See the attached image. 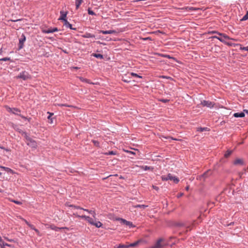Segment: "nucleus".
Returning a JSON list of instances; mask_svg holds the SVG:
<instances>
[{
  "mask_svg": "<svg viewBox=\"0 0 248 248\" xmlns=\"http://www.w3.org/2000/svg\"><path fill=\"white\" fill-rule=\"evenodd\" d=\"M67 205L68 207H72V208L77 209H80V210L85 211L88 212V213L90 214L92 216L93 218L91 217H90L88 216L80 215L78 214V213L77 212H74L73 214V216H75L76 217H78L81 219H84L85 220H86L88 222V223H89L90 224H91L92 225H93L97 228H100L102 226V225H103L102 223L100 221L97 220L96 219V214L95 210H89L88 209H84L82 207H80V206H76V205H74L72 204H67Z\"/></svg>",
  "mask_w": 248,
  "mask_h": 248,
  "instance_id": "f257e3e1",
  "label": "nucleus"
},
{
  "mask_svg": "<svg viewBox=\"0 0 248 248\" xmlns=\"http://www.w3.org/2000/svg\"><path fill=\"white\" fill-rule=\"evenodd\" d=\"M168 245V243L165 241V240L162 238L159 239L155 244L151 248H162L164 246Z\"/></svg>",
  "mask_w": 248,
  "mask_h": 248,
  "instance_id": "f03ea898",
  "label": "nucleus"
},
{
  "mask_svg": "<svg viewBox=\"0 0 248 248\" xmlns=\"http://www.w3.org/2000/svg\"><path fill=\"white\" fill-rule=\"evenodd\" d=\"M213 33H215L217 34L219 36H214L212 37L213 38H216L219 40L221 42H224L225 39H232L234 40L233 39H231L228 36L226 35L225 34H222L218 32L214 31Z\"/></svg>",
  "mask_w": 248,
  "mask_h": 248,
  "instance_id": "7ed1b4c3",
  "label": "nucleus"
},
{
  "mask_svg": "<svg viewBox=\"0 0 248 248\" xmlns=\"http://www.w3.org/2000/svg\"><path fill=\"white\" fill-rule=\"evenodd\" d=\"M26 139V142L27 144L31 148H36L37 147V142L30 138L29 136L27 137Z\"/></svg>",
  "mask_w": 248,
  "mask_h": 248,
  "instance_id": "20e7f679",
  "label": "nucleus"
},
{
  "mask_svg": "<svg viewBox=\"0 0 248 248\" xmlns=\"http://www.w3.org/2000/svg\"><path fill=\"white\" fill-rule=\"evenodd\" d=\"M31 77L29 74L26 71H23L19 74L17 77L16 78H22V79L26 80L31 78Z\"/></svg>",
  "mask_w": 248,
  "mask_h": 248,
  "instance_id": "39448f33",
  "label": "nucleus"
},
{
  "mask_svg": "<svg viewBox=\"0 0 248 248\" xmlns=\"http://www.w3.org/2000/svg\"><path fill=\"white\" fill-rule=\"evenodd\" d=\"M201 104L202 106L206 107L209 108H212L215 105V103L214 102L206 100L202 101Z\"/></svg>",
  "mask_w": 248,
  "mask_h": 248,
  "instance_id": "423d86ee",
  "label": "nucleus"
},
{
  "mask_svg": "<svg viewBox=\"0 0 248 248\" xmlns=\"http://www.w3.org/2000/svg\"><path fill=\"white\" fill-rule=\"evenodd\" d=\"M118 220L121 221V223L125 224L126 226H129L130 228L135 227V226L133 224L132 222L127 221L125 219L123 218H119Z\"/></svg>",
  "mask_w": 248,
  "mask_h": 248,
  "instance_id": "0eeeda50",
  "label": "nucleus"
},
{
  "mask_svg": "<svg viewBox=\"0 0 248 248\" xmlns=\"http://www.w3.org/2000/svg\"><path fill=\"white\" fill-rule=\"evenodd\" d=\"M7 110L8 112H11L13 114H16V115H19L18 114L19 112H20V110L16 108H7Z\"/></svg>",
  "mask_w": 248,
  "mask_h": 248,
  "instance_id": "6e6552de",
  "label": "nucleus"
},
{
  "mask_svg": "<svg viewBox=\"0 0 248 248\" xmlns=\"http://www.w3.org/2000/svg\"><path fill=\"white\" fill-rule=\"evenodd\" d=\"M168 176V179L170 180L173 181L175 184H177L179 182V179L175 176H172L170 173H169Z\"/></svg>",
  "mask_w": 248,
  "mask_h": 248,
  "instance_id": "1a4fd4ad",
  "label": "nucleus"
},
{
  "mask_svg": "<svg viewBox=\"0 0 248 248\" xmlns=\"http://www.w3.org/2000/svg\"><path fill=\"white\" fill-rule=\"evenodd\" d=\"M67 14V13L66 12L61 11L60 12L61 16H60V18H59V20H62L63 22L65 21V20H67L66 19Z\"/></svg>",
  "mask_w": 248,
  "mask_h": 248,
  "instance_id": "9d476101",
  "label": "nucleus"
},
{
  "mask_svg": "<svg viewBox=\"0 0 248 248\" xmlns=\"http://www.w3.org/2000/svg\"><path fill=\"white\" fill-rule=\"evenodd\" d=\"M49 228H50L51 230H54L55 231H59L62 229H67V228L66 227L59 228V227H57L55 226L54 225H50Z\"/></svg>",
  "mask_w": 248,
  "mask_h": 248,
  "instance_id": "9b49d317",
  "label": "nucleus"
},
{
  "mask_svg": "<svg viewBox=\"0 0 248 248\" xmlns=\"http://www.w3.org/2000/svg\"><path fill=\"white\" fill-rule=\"evenodd\" d=\"M100 32L104 34H114L116 33L117 32L114 30H108V31H100Z\"/></svg>",
  "mask_w": 248,
  "mask_h": 248,
  "instance_id": "f8f14e48",
  "label": "nucleus"
},
{
  "mask_svg": "<svg viewBox=\"0 0 248 248\" xmlns=\"http://www.w3.org/2000/svg\"><path fill=\"white\" fill-rule=\"evenodd\" d=\"M63 25L67 28H69L71 30H76L75 28H72V25L67 20L64 21Z\"/></svg>",
  "mask_w": 248,
  "mask_h": 248,
  "instance_id": "ddd939ff",
  "label": "nucleus"
},
{
  "mask_svg": "<svg viewBox=\"0 0 248 248\" xmlns=\"http://www.w3.org/2000/svg\"><path fill=\"white\" fill-rule=\"evenodd\" d=\"M21 37L22 38L19 40L20 48L22 47L23 43L26 40V37L24 34L22 35Z\"/></svg>",
  "mask_w": 248,
  "mask_h": 248,
  "instance_id": "4468645a",
  "label": "nucleus"
},
{
  "mask_svg": "<svg viewBox=\"0 0 248 248\" xmlns=\"http://www.w3.org/2000/svg\"><path fill=\"white\" fill-rule=\"evenodd\" d=\"M140 168L144 170H151V171H153V170H154V168L152 167H149V166H140Z\"/></svg>",
  "mask_w": 248,
  "mask_h": 248,
  "instance_id": "2eb2a0df",
  "label": "nucleus"
},
{
  "mask_svg": "<svg viewBox=\"0 0 248 248\" xmlns=\"http://www.w3.org/2000/svg\"><path fill=\"white\" fill-rule=\"evenodd\" d=\"M243 163H244L243 160L242 159H240V158L236 159L234 161V165H243Z\"/></svg>",
  "mask_w": 248,
  "mask_h": 248,
  "instance_id": "dca6fc26",
  "label": "nucleus"
},
{
  "mask_svg": "<svg viewBox=\"0 0 248 248\" xmlns=\"http://www.w3.org/2000/svg\"><path fill=\"white\" fill-rule=\"evenodd\" d=\"M17 130L22 136H24L25 139L28 136L27 133L21 129H17Z\"/></svg>",
  "mask_w": 248,
  "mask_h": 248,
  "instance_id": "f3484780",
  "label": "nucleus"
},
{
  "mask_svg": "<svg viewBox=\"0 0 248 248\" xmlns=\"http://www.w3.org/2000/svg\"><path fill=\"white\" fill-rule=\"evenodd\" d=\"M233 116L235 117H243L245 116L244 112H237L233 114Z\"/></svg>",
  "mask_w": 248,
  "mask_h": 248,
  "instance_id": "a211bd4d",
  "label": "nucleus"
},
{
  "mask_svg": "<svg viewBox=\"0 0 248 248\" xmlns=\"http://www.w3.org/2000/svg\"><path fill=\"white\" fill-rule=\"evenodd\" d=\"M83 0H76V9H78L80 4L83 2Z\"/></svg>",
  "mask_w": 248,
  "mask_h": 248,
  "instance_id": "6ab92c4d",
  "label": "nucleus"
},
{
  "mask_svg": "<svg viewBox=\"0 0 248 248\" xmlns=\"http://www.w3.org/2000/svg\"><path fill=\"white\" fill-rule=\"evenodd\" d=\"M140 241H137L133 243H131L130 244L127 245V246H128V248L136 247L140 243Z\"/></svg>",
  "mask_w": 248,
  "mask_h": 248,
  "instance_id": "aec40b11",
  "label": "nucleus"
},
{
  "mask_svg": "<svg viewBox=\"0 0 248 248\" xmlns=\"http://www.w3.org/2000/svg\"><path fill=\"white\" fill-rule=\"evenodd\" d=\"M0 168L8 172H11V173L13 172V170L9 168L3 167V166H0Z\"/></svg>",
  "mask_w": 248,
  "mask_h": 248,
  "instance_id": "412c9836",
  "label": "nucleus"
},
{
  "mask_svg": "<svg viewBox=\"0 0 248 248\" xmlns=\"http://www.w3.org/2000/svg\"><path fill=\"white\" fill-rule=\"evenodd\" d=\"M19 218L22 220H23L25 223L30 228H33V225L31 224L29 222H28L26 219H24L21 217H19Z\"/></svg>",
  "mask_w": 248,
  "mask_h": 248,
  "instance_id": "4be33fe9",
  "label": "nucleus"
},
{
  "mask_svg": "<svg viewBox=\"0 0 248 248\" xmlns=\"http://www.w3.org/2000/svg\"><path fill=\"white\" fill-rule=\"evenodd\" d=\"M83 37L84 38H94L95 37V35L90 33H87L83 36Z\"/></svg>",
  "mask_w": 248,
  "mask_h": 248,
  "instance_id": "5701e85b",
  "label": "nucleus"
},
{
  "mask_svg": "<svg viewBox=\"0 0 248 248\" xmlns=\"http://www.w3.org/2000/svg\"><path fill=\"white\" fill-rule=\"evenodd\" d=\"M209 129L207 127H199L198 128L197 131L200 132H202L204 131H208Z\"/></svg>",
  "mask_w": 248,
  "mask_h": 248,
  "instance_id": "b1692460",
  "label": "nucleus"
},
{
  "mask_svg": "<svg viewBox=\"0 0 248 248\" xmlns=\"http://www.w3.org/2000/svg\"><path fill=\"white\" fill-rule=\"evenodd\" d=\"M148 207V205H140V204H137L134 206V208H142L143 209H144L145 208Z\"/></svg>",
  "mask_w": 248,
  "mask_h": 248,
  "instance_id": "393cba45",
  "label": "nucleus"
},
{
  "mask_svg": "<svg viewBox=\"0 0 248 248\" xmlns=\"http://www.w3.org/2000/svg\"><path fill=\"white\" fill-rule=\"evenodd\" d=\"M0 246L1 248H3V247H5L6 246H8V247H11V246L10 245H9L6 243H4L3 241L2 242V243H0Z\"/></svg>",
  "mask_w": 248,
  "mask_h": 248,
  "instance_id": "a878e982",
  "label": "nucleus"
},
{
  "mask_svg": "<svg viewBox=\"0 0 248 248\" xmlns=\"http://www.w3.org/2000/svg\"><path fill=\"white\" fill-rule=\"evenodd\" d=\"M127 245L120 244L118 246H115V248H128Z\"/></svg>",
  "mask_w": 248,
  "mask_h": 248,
  "instance_id": "bb28decb",
  "label": "nucleus"
},
{
  "mask_svg": "<svg viewBox=\"0 0 248 248\" xmlns=\"http://www.w3.org/2000/svg\"><path fill=\"white\" fill-rule=\"evenodd\" d=\"M93 55L97 58H99V59H103V56L102 55L100 54H96V53H94L93 54Z\"/></svg>",
  "mask_w": 248,
  "mask_h": 248,
  "instance_id": "cd10ccee",
  "label": "nucleus"
},
{
  "mask_svg": "<svg viewBox=\"0 0 248 248\" xmlns=\"http://www.w3.org/2000/svg\"><path fill=\"white\" fill-rule=\"evenodd\" d=\"M232 153V151H230V150H228L227 151L225 155H224V156L226 158L228 157Z\"/></svg>",
  "mask_w": 248,
  "mask_h": 248,
  "instance_id": "c85d7f7f",
  "label": "nucleus"
},
{
  "mask_svg": "<svg viewBox=\"0 0 248 248\" xmlns=\"http://www.w3.org/2000/svg\"><path fill=\"white\" fill-rule=\"evenodd\" d=\"M127 75H130L132 76L135 77L141 78V76H139L137 74L134 73H132H132H128Z\"/></svg>",
  "mask_w": 248,
  "mask_h": 248,
  "instance_id": "c756f323",
  "label": "nucleus"
},
{
  "mask_svg": "<svg viewBox=\"0 0 248 248\" xmlns=\"http://www.w3.org/2000/svg\"><path fill=\"white\" fill-rule=\"evenodd\" d=\"M43 32L45 33H52V29H48L47 30H43Z\"/></svg>",
  "mask_w": 248,
  "mask_h": 248,
  "instance_id": "7c9ffc66",
  "label": "nucleus"
},
{
  "mask_svg": "<svg viewBox=\"0 0 248 248\" xmlns=\"http://www.w3.org/2000/svg\"><path fill=\"white\" fill-rule=\"evenodd\" d=\"M31 229L34 230V231L36 232V233L38 235L41 236V234H40V232L39 231V230L38 229H36L33 225V228H31Z\"/></svg>",
  "mask_w": 248,
  "mask_h": 248,
  "instance_id": "2f4dec72",
  "label": "nucleus"
},
{
  "mask_svg": "<svg viewBox=\"0 0 248 248\" xmlns=\"http://www.w3.org/2000/svg\"><path fill=\"white\" fill-rule=\"evenodd\" d=\"M187 11H195V10H198V9H197V8H195L194 7H187L186 8Z\"/></svg>",
  "mask_w": 248,
  "mask_h": 248,
  "instance_id": "473e14b6",
  "label": "nucleus"
},
{
  "mask_svg": "<svg viewBox=\"0 0 248 248\" xmlns=\"http://www.w3.org/2000/svg\"><path fill=\"white\" fill-rule=\"evenodd\" d=\"M58 106H61V107L64 106V107H74L73 106L68 105L66 104H58Z\"/></svg>",
  "mask_w": 248,
  "mask_h": 248,
  "instance_id": "72a5a7b5",
  "label": "nucleus"
},
{
  "mask_svg": "<svg viewBox=\"0 0 248 248\" xmlns=\"http://www.w3.org/2000/svg\"><path fill=\"white\" fill-rule=\"evenodd\" d=\"M248 19V11H247L246 14L243 17L242 20L245 21Z\"/></svg>",
  "mask_w": 248,
  "mask_h": 248,
  "instance_id": "f704fd0d",
  "label": "nucleus"
},
{
  "mask_svg": "<svg viewBox=\"0 0 248 248\" xmlns=\"http://www.w3.org/2000/svg\"><path fill=\"white\" fill-rule=\"evenodd\" d=\"M106 155H116V152L114 151H110L108 153H106L105 154Z\"/></svg>",
  "mask_w": 248,
  "mask_h": 248,
  "instance_id": "c9c22d12",
  "label": "nucleus"
},
{
  "mask_svg": "<svg viewBox=\"0 0 248 248\" xmlns=\"http://www.w3.org/2000/svg\"><path fill=\"white\" fill-rule=\"evenodd\" d=\"M79 79H80V81H81L82 82L89 83V80L86 78H84L82 77H80V78H79Z\"/></svg>",
  "mask_w": 248,
  "mask_h": 248,
  "instance_id": "e433bc0d",
  "label": "nucleus"
},
{
  "mask_svg": "<svg viewBox=\"0 0 248 248\" xmlns=\"http://www.w3.org/2000/svg\"><path fill=\"white\" fill-rule=\"evenodd\" d=\"M88 12L89 15H95V13L93 11L91 10L90 9H89L88 10Z\"/></svg>",
  "mask_w": 248,
  "mask_h": 248,
  "instance_id": "4c0bfd02",
  "label": "nucleus"
},
{
  "mask_svg": "<svg viewBox=\"0 0 248 248\" xmlns=\"http://www.w3.org/2000/svg\"><path fill=\"white\" fill-rule=\"evenodd\" d=\"M210 172V170H208L206 172H204L202 175V177H207L208 175V173Z\"/></svg>",
  "mask_w": 248,
  "mask_h": 248,
  "instance_id": "58836bf2",
  "label": "nucleus"
},
{
  "mask_svg": "<svg viewBox=\"0 0 248 248\" xmlns=\"http://www.w3.org/2000/svg\"><path fill=\"white\" fill-rule=\"evenodd\" d=\"M93 143H94V145L96 146H99V143L98 141L97 140H93Z\"/></svg>",
  "mask_w": 248,
  "mask_h": 248,
  "instance_id": "ea45409f",
  "label": "nucleus"
},
{
  "mask_svg": "<svg viewBox=\"0 0 248 248\" xmlns=\"http://www.w3.org/2000/svg\"><path fill=\"white\" fill-rule=\"evenodd\" d=\"M10 60V58L5 57V58H2V59H0V61H9Z\"/></svg>",
  "mask_w": 248,
  "mask_h": 248,
  "instance_id": "a19ab883",
  "label": "nucleus"
},
{
  "mask_svg": "<svg viewBox=\"0 0 248 248\" xmlns=\"http://www.w3.org/2000/svg\"><path fill=\"white\" fill-rule=\"evenodd\" d=\"M161 178H162V180H163V181L169 180V179H168V175L167 176H162Z\"/></svg>",
  "mask_w": 248,
  "mask_h": 248,
  "instance_id": "79ce46f5",
  "label": "nucleus"
},
{
  "mask_svg": "<svg viewBox=\"0 0 248 248\" xmlns=\"http://www.w3.org/2000/svg\"><path fill=\"white\" fill-rule=\"evenodd\" d=\"M12 202H15V203L16 204H19V205H20L22 204V202H19V201H15V200H12L11 201Z\"/></svg>",
  "mask_w": 248,
  "mask_h": 248,
  "instance_id": "37998d69",
  "label": "nucleus"
},
{
  "mask_svg": "<svg viewBox=\"0 0 248 248\" xmlns=\"http://www.w3.org/2000/svg\"><path fill=\"white\" fill-rule=\"evenodd\" d=\"M47 113L49 114V116L47 117V119L49 120L51 119V116L53 115V113H50L49 112H48Z\"/></svg>",
  "mask_w": 248,
  "mask_h": 248,
  "instance_id": "c03bdc74",
  "label": "nucleus"
},
{
  "mask_svg": "<svg viewBox=\"0 0 248 248\" xmlns=\"http://www.w3.org/2000/svg\"><path fill=\"white\" fill-rule=\"evenodd\" d=\"M123 80L125 82H130V80L127 79V78H124V77H123Z\"/></svg>",
  "mask_w": 248,
  "mask_h": 248,
  "instance_id": "a18cd8bd",
  "label": "nucleus"
},
{
  "mask_svg": "<svg viewBox=\"0 0 248 248\" xmlns=\"http://www.w3.org/2000/svg\"><path fill=\"white\" fill-rule=\"evenodd\" d=\"M162 137L163 138H165V139H170H170H172V140H177V139H173V138H171V137H164V136H162Z\"/></svg>",
  "mask_w": 248,
  "mask_h": 248,
  "instance_id": "49530a36",
  "label": "nucleus"
},
{
  "mask_svg": "<svg viewBox=\"0 0 248 248\" xmlns=\"http://www.w3.org/2000/svg\"><path fill=\"white\" fill-rule=\"evenodd\" d=\"M52 33L55 31H58V29L57 28H54L53 29H52Z\"/></svg>",
  "mask_w": 248,
  "mask_h": 248,
  "instance_id": "de8ad7c7",
  "label": "nucleus"
},
{
  "mask_svg": "<svg viewBox=\"0 0 248 248\" xmlns=\"http://www.w3.org/2000/svg\"><path fill=\"white\" fill-rule=\"evenodd\" d=\"M241 49L242 50H245L246 51H248V46H246V47H242Z\"/></svg>",
  "mask_w": 248,
  "mask_h": 248,
  "instance_id": "09e8293b",
  "label": "nucleus"
},
{
  "mask_svg": "<svg viewBox=\"0 0 248 248\" xmlns=\"http://www.w3.org/2000/svg\"><path fill=\"white\" fill-rule=\"evenodd\" d=\"M183 195H184V194L183 193H180V194H178L177 197L180 198V197L183 196Z\"/></svg>",
  "mask_w": 248,
  "mask_h": 248,
  "instance_id": "8fccbe9b",
  "label": "nucleus"
},
{
  "mask_svg": "<svg viewBox=\"0 0 248 248\" xmlns=\"http://www.w3.org/2000/svg\"><path fill=\"white\" fill-rule=\"evenodd\" d=\"M19 116H20L22 118H23V119H25V120H26V119H27V117H25V116H23V115H20V114H19Z\"/></svg>",
  "mask_w": 248,
  "mask_h": 248,
  "instance_id": "3c124183",
  "label": "nucleus"
},
{
  "mask_svg": "<svg viewBox=\"0 0 248 248\" xmlns=\"http://www.w3.org/2000/svg\"><path fill=\"white\" fill-rule=\"evenodd\" d=\"M142 39L144 40H151V38L150 37H146L145 38H143Z\"/></svg>",
  "mask_w": 248,
  "mask_h": 248,
  "instance_id": "603ef678",
  "label": "nucleus"
},
{
  "mask_svg": "<svg viewBox=\"0 0 248 248\" xmlns=\"http://www.w3.org/2000/svg\"><path fill=\"white\" fill-rule=\"evenodd\" d=\"M161 101L165 103V102H167L168 101V100H167V99H162Z\"/></svg>",
  "mask_w": 248,
  "mask_h": 248,
  "instance_id": "864d4df0",
  "label": "nucleus"
},
{
  "mask_svg": "<svg viewBox=\"0 0 248 248\" xmlns=\"http://www.w3.org/2000/svg\"><path fill=\"white\" fill-rule=\"evenodd\" d=\"M127 152L128 153H130L131 154H133V155H135V153L134 152H132V151H127Z\"/></svg>",
  "mask_w": 248,
  "mask_h": 248,
  "instance_id": "5fc2aeb1",
  "label": "nucleus"
},
{
  "mask_svg": "<svg viewBox=\"0 0 248 248\" xmlns=\"http://www.w3.org/2000/svg\"><path fill=\"white\" fill-rule=\"evenodd\" d=\"M188 189H189V186H187L186 187V190L187 191V190H188Z\"/></svg>",
  "mask_w": 248,
  "mask_h": 248,
  "instance_id": "6e6d98bb",
  "label": "nucleus"
},
{
  "mask_svg": "<svg viewBox=\"0 0 248 248\" xmlns=\"http://www.w3.org/2000/svg\"><path fill=\"white\" fill-rule=\"evenodd\" d=\"M50 120V122H49V123H50V124H52V123H53L52 119H50V120Z\"/></svg>",
  "mask_w": 248,
  "mask_h": 248,
  "instance_id": "4d7b16f0",
  "label": "nucleus"
},
{
  "mask_svg": "<svg viewBox=\"0 0 248 248\" xmlns=\"http://www.w3.org/2000/svg\"><path fill=\"white\" fill-rule=\"evenodd\" d=\"M31 119V118H27V119L26 120H27L29 122H30Z\"/></svg>",
  "mask_w": 248,
  "mask_h": 248,
  "instance_id": "13d9d810",
  "label": "nucleus"
},
{
  "mask_svg": "<svg viewBox=\"0 0 248 248\" xmlns=\"http://www.w3.org/2000/svg\"><path fill=\"white\" fill-rule=\"evenodd\" d=\"M2 242H3V241H2V240L1 237L0 236V243H2Z\"/></svg>",
  "mask_w": 248,
  "mask_h": 248,
  "instance_id": "bf43d9fd",
  "label": "nucleus"
},
{
  "mask_svg": "<svg viewBox=\"0 0 248 248\" xmlns=\"http://www.w3.org/2000/svg\"><path fill=\"white\" fill-rule=\"evenodd\" d=\"M244 111H245L247 114H248V110H244Z\"/></svg>",
  "mask_w": 248,
  "mask_h": 248,
  "instance_id": "052dcab7",
  "label": "nucleus"
},
{
  "mask_svg": "<svg viewBox=\"0 0 248 248\" xmlns=\"http://www.w3.org/2000/svg\"><path fill=\"white\" fill-rule=\"evenodd\" d=\"M186 228H187V229H189L190 230L191 229V228H190V226H187V227H186Z\"/></svg>",
  "mask_w": 248,
  "mask_h": 248,
  "instance_id": "680f3d73",
  "label": "nucleus"
},
{
  "mask_svg": "<svg viewBox=\"0 0 248 248\" xmlns=\"http://www.w3.org/2000/svg\"><path fill=\"white\" fill-rule=\"evenodd\" d=\"M179 225L181 226H183L184 225H183V224H179Z\"/></svg>",
  "mask_w": 248,
  "mask_h": 248,
  "instance_id": "e2e57ef3",
  "label": "nucleus"
},
{
  "mask_svg": "<svg viewBox=\"0 0 248 248\" xmlns=\"http://www.w3.org/2000/svg\"><path fill=\"white\" fill-rule=\"evenodd\" d=\"M154 187L155 189H157L158 188V187H154Z\"/></svg>",
  "mask_w": 248,
  "mask_h": 248,
  "instance_id": "0e129e2a",
  "label": "nucleus"
},
{
  "mask_svg": "<svg viewBox=\"0 0 248 248\" xmlns=\"http://www.w3.org/2000/svg\"><path fill=\"white\" fill-rule=\"evenodd\" d=\"M63 52H64V53H67V52H66L65 50H64V51H63Z\"/></svg>",
  "mask_w": 248,
  "mask_h": 248,
  "instance_id": "69168bd1",
  "label": "nucleus"
},
{
  "mask_svg": "<svg viewBox=\"0 0 248 248\" xmlns=\"http://www.w3.org/2000/svg\"><path fill=\"white\" fill-rule=\"evenodd\" d=\"M1 175V172H0V176Z\"/></svg>",
  "mask_w": 248,
  "mask_h": 248,
  "instance_id": "338daca9",
  "label": "nucleus"
},
{
  "mask_svg": "<svg viewBox=\"0 0 248 248\" xmlns=\"http://www.w3.org/2000/svg\"><path fill=\"white\" fill-rule=\"evenodd\" d=\"M1 248H6V247Z\"/></svg>",
  "mask_w": 248,
  "mask_h": 248,
  "instance_id": "774afa93",
  "label": "nucleus"
}]
</instances>
